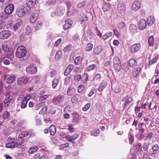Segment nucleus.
I'll list each match as a JSON object with an SVG mask.
<instances>
[{
  "label": "nucleus",
  "instance_id": "1",
  "mask_svg": "<svg viewBox=\"0 0 159 159\" xmlns=\"http://www.w3.org/2000/svg\"><path fill=\"white\" fill-rule=\"evenodd\" d=\"M26 51L23 46H19L16 49V56L17 58H22L26 55Z\"/></svg>",
  "mask_w": 159,
  "mask_h": 159
},
{
  "label": "nucleus",
  "instance_id": "2",
  "mask_svg": "<svg viewBox=\"0 0 159 159\" xmlns=\"http://www.w3.org/2000/svg\"><path fill=\"white\" fill-rule=\"evenodd\" d=\"M114 67L117 71H119L121 69V64L120 60L118 57H116L113 60Z\"/></svg>",
  "mask_w": 159,
  "mask_h": 159
},
{
  "label": "nucleus",
  "instance_id": "3",
  "mask_svg": "<svg viewBox=\"0 0 159 159\" xmlns=\"http://www.w3.org/2000/svg\"><path fill=\"white\" fill-rule=\"evenodd\" d=\"M21 139V141L19 143L17 142L14 141L13 140L12 142L6 144V147L9 148H13L18 147L19 146L22 144L24 142V141L22 140V139Z\"/></svg>",
  "mask_w": 159,
  "mask_h": 159
},
{
  "label": "nucleus",
  "instance_id": "4",
  "mask_svg": "<svg viewBox=\"0 0 159 159\" xmlns=\"http://www.w3.org/2000/svg\"><path fill=\"white\" fill-rule=\"evenodd\" d=\"M141 47L139 43H135L131 46L129 49V51L132 53H135L140 49Z\"/></svg>",
  "mask_w": 159,
  "mask_h": 159
},
{
  "label": "nucleus",
  "instance_id": "5",
  "mask_svg": "<svg viewBox=\"0 0 159 159\" xmlns=\"http://www.w3.org/2000/svg\"><path fill=\"white\" fill-rule=\"evenodd\" d=\"M29 79L25 76H21L17 80V83L19 85H22L26 84L29 81Z\"/></svg>",
  "mask_w": 159,
  "mask_h": 159
},
{
  "label": "nucleus",
  "instance_id": "6",
  "mask_svg": "<svg viewBox=\"0 0 159 159\" xmlns=\"http://www.w3.org/2000/svg\"><path fill=\"white\" fill-rule=\"evenodd\" d=\"M118 10L120 14H124L126 10V7L123 2H119L117 5Z\"/></svg>",
  "mask_w": 159,
  "mask_h": 159
},
{
  "label": "nucleus",
  "instance_id": "7",
  "mask_svg": "<svg viewBox=\"0 0 159 159\" xmlns=\"http://www.w3.org/2000/svg\"><path fill=\"white\" fill-rule=\"evenodd\" d=\"M14 10V6L12 4H8L5 7L4 12L7 15L12 13Z\"/></svg>",
  "mask_w": 159,
  "mask_h": 159
},
{
  "label": "nucleus",
  "instance_id": "8",
  "mask_svg": "<svg viewBox=\"0 0 159 159\" xmlns=\"http://www.w3.org/2000/svg\"><path fill=\"white\" fill-rule=\"evenodd\" d=\"M37 0H28L26 3V4L24 5V7H27L28 10L29 11L30 8L34 7L36 3Z\"/></svg>",
  "mask_w": 159,
  "mask_h": 159
},
{
  "label": "nucleus",
  "instance_id": "9",
  "mask_svg": "<svg viewBox=\"0 0 159 159\" xmlns=\"http://www.w3.org/2000/svg\"><path fill=\"white\" fill-rule=\"evenodd\" d=\"M30 98V95H26L23 99L20 105V107L21 109H23L26 108L28 102Z\"/></svg>",
  "mask_w": 159,
  "mask_h": 159
},
{
  "label": "nucleus",
  "instance_id": "10",
  "mask_svg": "<svg viewBox=\"0 0 159 159\" xmlns=\"http://www.w3.org/2000/svg\"><path fill=\"white\" fill-rule=\"evenodd\" d=\"M26 72L29 74H33L36 73L37 71V68L32 65H29L26 68Z\"/></svg>",
  "mask_w": 159,
  "mask_h": 159
},
{
  "label": "nucleus",
  "instance_id": "11",
  "mask_svg": "<svg viewBox=\"0 0 159 159\" xmlns=\"http://www.w3.org/2000/svg\"><path fill=\"white\" fill-rule=\"evenodd\" d=\"M147 23L146 20L144 19L140 20L139 23V29L140 30H143L146 28Z\"/></svg>",
  "mask_w": 159,
  "mask_h": 159
},
{
  "label": "nucleus",
  "instance_id": "12",
  "mask_svg": "<svg viewBox=\"0 0 159 159\" xmlns=\"http://www.w3.org/2000/svg\"><path fill=\"white\" fill-rule=\"evenodd\" d=\"M132 100L133 98L131 97H129L128 95L123 98L122 101L125 102L124 107V109H125L126 107L128 106Z\"/></svg>",
  "mask_w": 159,
  "mask_h": 159
},
{
  "label": "nucleus",
  "instance_id": "13",
  "mask_svg": "<svg viewBox=\"0 0 159 159\" xmlns=\"http://www.w3.org/2000/svg\"><path fill=\"white\" fill-rule=\"evenodd\" d=\"M141 7V3L138 1H134L132 6V9L133 10L136 11L138 10Z\"/></svg>",
  "mask_w": 159,
  "mask_h": 159
},
{
  "label": "nucleus",
  "instance_id": "14",
  "mask_svg": "<svg viewBox=\"0 0 159 159\" xmlns=\"http://www.w3.org/2000/svg\"><path fill=\"white\" fill-rule=\"evenodd\" d=\"M11 33L9 31L6 30L0 33V39H7L11 35Z\"/></svg>",
  "mask_w": 159,
  "mask_h": 159
},
{
  "label": "nucleus",
  "instance_id": "15",
  "mask_svg": "<svg viewBox=\"0 0 159 159\" xmlns=\"http://www.w3.org/2000/svg\"><path fill=\"white\" fill-rule=\"evenodd\" d=\"M25 11L24 9L22 7H19L16 10V14L18 16L21 17L24 16L25 15Z\"/></svg>",
  "mask_w": 159,
  "mask_h": 159
},
{
  "label": "nucleus",
  "instance_id": "16",
  "mask_svg": "<svg viewBox=\"0 0 159 159\" xmlns=\"http://www.w3.org/2000/svg\"><path fill=\"white\" fill-rule=\"evenodd\" d=\"M64 98L63 96L59 95L53 99V102L54 104H58L62 102Z\"/></svg>",
  "mask_w": 159,
  "mask_h": 159
},
{
  "label": "nucleus",
  "instance_id": "17",
  "mask_svg": "<svg viewBox=\"0 0 159 159\" xmlns=\"http://www.w3.org/2000/svg\"><path fill=\"white\" fill-rule=\"evenodd\" d=\"M55 10L59 17L61 16L65 13V9L61 6L57 7Z\"/></svg>",
  "mask_w": 159,
  "mask_h": 159
},
{
  "label": "nucleus",
  "instance_id": "18",
  "mask_svg": "<svg viewBox=\"0 0 159 159\" xmlns=\"http://www.w3.org/2000/svg\"><path fill=\"white\" fill-rule=\"evenodd\" d=\"M38 15L37 13L32 14L30 17V22L31 23H34L37 19Z\"/></svg>",
  "mask_w": 159,
  "mask_h": 159
},
{
  "label": "nucleus",
  "instance_id": "19",
  "mask_svg": "<svg viewBox=\"0 0 159 159\" xmlns=\"http://www.w3.org/2000/svg\"><path fill=\"white\" fill-rule=\"evenodd\" d=\"M129 31L132 34H134L137 33L138 29L136 25L134 24L131 25L129 27Z\"/></svg>",
  "mask_w": 159,
  "mask_h": 159
},
{
  "label": "nucleus",
  "instance_id": "20",
  "mask_svg": "<svg viewBox=\"0 0 159 159\" xmlns=\"http://www.w3.org/2000/svg\"><path fill=\"white\" fill-rule=\"evenodd\" d=\"M73 118L72 122L75 123H77L80 120V118L79 115L77 113H75L72 115Z\"/></svg>",
  "mask_w": 159,
  "mask_h": 159
},
{
  "label": "nucleus",
  "instance_id": "21",
  "mask_svg": "<svg viewBox=\"0 0 159 159\" xmlns=\"http://www.w3.org/2000/svg\"><path fill=\"white\" fill-rule=\"evenodd\" d=\"M134 151L136 153L139 152V153L140 154V155H142V150L141 143H138V144L136 145L135 146Z\"/></svg>",
  "mask_w": 159,
  "mask_h": 159
},
{
  "label": "nucleus",
  "instance_id": "22",
  "mask_svg": "<svg viewBox=\"0 0 159 159\" xmlns=\"http://www.w3.org/2000/svg\"><path fill=\"white\" fill-rule=\"evenodd\" d=\"M102 51V47L99 46L95 48L93 50V54L96 55L100 54Z\"/></svg>",
  "mask_w": 159,
  "mask_h": 159
},
{
  "label": "nucleus",
  "instance_id": "23",
  "mask_svg": "<svg viewBox=\"0 0 159 159\" xmlns=\"http://www.w3.org/2000/svg\"><path fill=\"white\" fill-rule=\"evenodd\" d=\"M12 101V99L9 97H6L4 100L3 104L5 107H7L9 106Z\"/></svg>",
  "mask_w": 159,
  "mask_h": 159
},
{
  "label": "nucleus",
  "instance_id": "24",
  "mask_svg": "<svg viewBox=\"0 0 159 159\" xmlns=\"http://www.w3.org/2000/svg\"><path fill=\"white\" fill-rule=\"evenodd\" d=\"M141 69L140 68H137L135 69L133 72V76L134 77L138 78L139 76V74L141 70Z\"/></svg>",
  "mask_w": 159,
  "mask_h": 159
},
{
  "label": "nucleus",
  "instance_id": "25",
  "mask_svg": "<svg viewBox=\"0 0 159 159\" xmlns=\"http://www.w3.org/2000/svg\"><path fill=\"white\" fill-rule=\"evenodd\" d=\"M154 21V18L153 16H150L147 19L148 24L150 26L153 25Z\"/></svg>",
  "mask_w": 159,
  "mask_h": 159
},
{
  "label": "nucleus",
  "instance_id": "26",
  "mask_svg": "<svg viewBox=\"0 0 159 159\" xmlns=\"http://www.w3.org/2000/svg\"><path fill=\"white\" fill-rule=\"evenodd\" d=\"M62 56V52L61 51L59 50L56 52L55 57V59L56 61H59L61 58Z\"/></svg>",
  "mask_w": 159,
  "mask_h": 159
},
{
  "label": "nucleus",
  "instance_id": "27",
  "mask_svg": "<svg viewBox=\"0 0 159 159\" xmlns=\"http://www.w3.org/2000/svg\"><path fill=\"white\" fill-rule=\"evenodd\" d=\"M16 78V77L14 75H11L8 78L7 83L8 84L11 83L15 80Z\"/></svg>",
  "mask_w": 159,
  "mask_h": 159
},
{
  "label": "nucleus",
  "instance_id": "28",
  "mask_svg": "<svg viewBox=\"0 0 159 159\" xmlns=\"http://www.w3.org/2000/svg\"><path fill=\"white\" fill-rule=\"evenodd\" d=\"M129 63L130 66L134 67L136 66L137 62L135 59L132 58L129 60Z\"/></svg>",
  "mask_w": 159,
  "mask_h": 159
},
{
  "label": "nucleus",
  "instance_id": "29",
  "mask_svg": "<svg viewBox=\"0 0 159 159\" xmlns=\"http://www.w3.org/2000/svg\"><path fill=\"white\" fill-rule=\"evenodd\" d=\"M107 85V84L106 82H103L101 83L98 89V91L100 92H102L106 88Z\"/></svg>",
  "mask_w": 159,
  "mask_h": 159
},
{
  "label": "nucleus",
  "instance_id": "30",
  "mask_svg": "<svg viewBox=\"0 0 159 159\" xmlns=\"http://www.w3.org/2000/svg\"><path fill=\"white\" fill-rule=\"evenodd\" d=\"M49 131L51 135H54L56 131L55 127L53 125H51L49 128Z\"/></svg>",
  "mask_w": 159,
  "mask_h": 159
},
{
  "label": "nucleus",
  "instance_id": "31",
  "mask_svg": "<svg viewBox=\"0 0 159 159\" xmlns=\"http://www.w3.org/2000/svg\"><path fill=\"white\" fill-rule=\"evenodd\" d=\"M42 25V22L40 20L38 21L36 23V25L34 26V29L36 30H39L41 27Z\"/></svg>",
  "mask_w": 159,
  "mask_h": 159
},
{
  "label": "nucleus",
  "instance_id": "32",
  "mask_svg": "<svg viewBox=\"0 0 159 159\" xmlns=\"http://www.w3.org/2000/svg\"><path fill=\"white\" fill-rule=\"evenodd\" d=\"M30 133L27 131L23 132L19 135V138L22 139L23 137L27 136L30 134Z\"/></svg>",
  "mask_w": 159,
  "mask_h": 159
},
{
  "label": "nucleus",
  "instance_id": "33",
  "mask_svg": "<svg viewBox=\"0 0 159 159\" xmlns=\"http://www.w3.org/2000/svg\"><path fill=\"white\" fill-rule=\"evenodd\" d=\"M112 35V33L111 32H108L105 34L103 36V39L104 40H106L111 37Z\"/></svg>",
  "mask_w": 159,
  "mask_h": 159
},
{
  "label": "nucleus",
  "instance_id": "34",
  "mask_svg": "<svg viewBox=\"0 0 159 159\" xmlns=\"http://www.w3.org/2000/svg\"><path fill=\"white\" fill-rule=\"evenodd\" d=\"M59 80L56 78H54L52 82V86L53 89L55 88L58 85Z\"/></svg>",
  "mask_w": 159,
  "mask_h": 159
},
{
  "label": "nucleus",
  "instance_id": "35",
  "mask_svg": "<svg viewBox=\"0 0 159 159\" xmlns=\"http://www.w3.org/2000/svg\"><path fill=\"white\" fill-rule=\"evenodd\" d=\"M93 47V44L91 43H89L86 45L85 50L86 51L89 52L92 50Z\"/></svg>",
  "mask_w": 159,
  "mask_h": 159
},
{
  "label": "nucleus",
  "instance_id": "36",
  "mask_svg": "<svg viewBox=\"0 0 159 159\" xmlns=\"http://www.w3.org/2000/svg\"><path fill=\"white\" fill-rule=\"evenodd\" d=\"M110 8L109 4L107 3H104L102 5V9L103 11L106 12L108 11Z\"/></svg>",
  "mask_w": 159,
  "mask_h": 159
},
{
  "label": "nucleus",
  "instance_id": "37",
  "mask_svg": "<svg viewBox=\"0 0 159 159\" xmlns=\"http://www.w3.org/2000/svg\"><path fill=\"white\" fill-rule=\"evenodd\" d=\"M38 149L37 147H33L30 148L29 149L28 152L29 154H33L36 152Z\"/></svg>",
  "mask_w": 159,
  "mask_h": 159
},
{
  "label": "nucleus",
  "instance_id": "38",
  "mask_svg": "<svg viewBox=\"0 0 159 159\" xmlns=\"http://www.w3.org/2000/svg\"><path fill=\"white\" fill-rule=\"evenodd\" d=\"M150 143L149 142H145L143 145V148L144 151H146L148 150Z\"/></svg>",
  "mask_w": 159,
  "mask_h": 159
},
{
  "label": "nucleus",
  "instance_id": "39",
  "mask_svg": "<svg viewBox=\"0 0 159 159\" xmlns=\"http://www.w3.org/2000/svg\"><path fill=\"white\" fill-rule=\"evenodd\" d=\"M88 78L89 76L88 74L85 73L82 76V80L83 81L86 82L88 81Z\"/></svg>",
  "mask_w": 159,
  "mask_h": 159
},
{
  "label": "nucleus",
  "instance_id": "40",
  "mask_svg": "<svg viewBox=\"0 0 159 159\" xmlns=\"http://www.w3.org/2000/svg\"><path fill=\"white\" fill-rule=\"evenodd\" d=\"M152 149L154 152L158 151L159 150V145L156 143L153 145L152 147Z\"/></svg>",
  "mask_w": 159,
  "mask_h": 159
},
{
  "label": "nucleus",
  "instance_id": "41",
  "mask_svg": "<svg viewBox=\"0 0 159 159\" xmlns=\"http://www.w3.org/2000/svg\"><path fill=\"white\" fill-rule=\"evenodd\" d=\"M158 59V57L156 56L154 58L152 59L151 60L149 61V65H151L156 63Z\"/></svg>",
  "mask_w": 159,
  "mask_h": 159
},
{
  "label": "nucleus",
  "instance_id": "42",
  "mask_svg": "<svg viewBox=\"0 0 159 159\" xmlns=\"http://www.w3.org/2000/svg\"><path fill=\"white\" fill-rule=\"evenodd\" d=\"M64 30H67L70 28V21L68 20L66 21L65 24L63 25Z\"/></svg>",
  "mask_w": 159,
  "mask_h": 159
},
{
  "label": "nucleus",
  "instance_id": "43",
  "mask_svg": "<svg viewBox=\"0 0 159 159\" xmlns=\"http://www.w3.org/2000/svg\"><path fill=\"white\" fill-rule=\"evenodd\" d=\"M153 36H151L149 37L148 39L149 45L150 46H152L153 45Z\"/></svg>",
  "mask_w": 159,
  "mask_h": 159
},
{
  "label": "nucleus",
  "instance_id": "44",
  "mask_svg": "<svg viewBox=\"0 0 159 159\" xmlns=\"http://www.w3.org/2000/svg\"><path fill=\"white\" fill-rule=\"evenodd\" d=\"M60 136L61 138L64 139V138L68 141H70V137L69 136H66L65 135V133L63 132H61L60 133Z\"/></svg>",
  "mask_w": 159,
  "mask_h": 159
},
{
  "label": "nucleus",
  "instance_id": "45",
  "mask_svg": "<svg viewBox=\"0 0 159 159\" xmlns=\"http://www.w3.org/2000/svg\"><path fill=\"white\" fill-rule=\"evenodd\" d=\"M20 24L21 21H18L17 22H16V24L13 25V28L15 31H16V30L18 29V28L20 26Z\"/></svg>",
  "mask_w": 159,
  "mask_h": 159
},
{
  "label": "nucleus",
  "instance_id": "46",
  "mask_svg": "<svg viewBox=\"0 0 159 159\" xmlns=\"http://www.w3.org/2000/svg\"><path fill=\"white\" fill-rule=\"evenodd\" d=\"M50 16L52 18L56 19L59 17L55 10L51 12Z\"/></svg>",
  "mask_w": 159,
  "mask_h": 159
},
{
  "label": "nucleus",
  "instance_id": "47",
  "mask_svg": "<svg viewBox=\"0 0 159 159\" xmlns=\"http://www.w3.org/2000/svg\"><path fill=\"white\" fill-rule=\"evenodd\" d=\"M114 91L116 93H119L121 91V89L120 85H117L114 88Z\"/></svg>",
  "mask_w": 159,
  "mask_h": 159
},
{
  "label": "nucleus",
  "instance_id": "48",
  "mask_svg": "<svg viewBox=\"0 0 159 159\" xmlns=\"http://www.w3.org/2000/svg\"><path fill=\"white\" fill-rule=\"evenodd\" d=\"M96 67V65L95 64H93L89 66L87 68V70L88 71H90L91 70H94Z\"/></svg>",
  "mask_w": 159,
  "mask_h": 159
},
{
  "label": "nucleus",
  "instance_id": "49",
  "mask_svg": "<svg viewBox=\"0 0 159 159\" xmlns=\"http://www.w3.org/2000/svg\"><path fill=\"white\" fill-rule=\"evenodd\" d=\"M9 116L10 114L7 111L5 112L2 115V121H3L4 120L7 119Z\"/></svg>",
  "mask_w": 159,
  "mask_h": 159
},
{
  "label": "nucleus",
  "instance_id": "50",
  "mask_svg": "<svg viewBox=\"0 0 159 159\" xmlns=\"http://www.w3.org/2000/svg\"><path fill=\"white\" fill-rule=\"evenodd\" d=\"M82 59L80 57H77L75 60V63L76 65H78L81 63Z\"/></svg>",
  "mask_w": 159,
  "mask_h": 159
},
{
  "label": "nucleus",
  "instance_id": "51",
  "mask_svg": "<svg viewBox=\"0 0 159 159\" xmlns=\"http://www.w3.org/2000/svg\"><path fill=\"white\" fill-rule=\"evenodd\" d=\"M47 109L48 108L47 107H43L40 111L39 114L41 115H43L45 114L46 113Z\"/></svg>",
  "mask_w": 159,
  "mask_h": 159
},
{
  "label": "nucleus",
  "instance_id": "52",
  "mask_svg": "<svg viewBox=\"0 0 159 159\" xmlns=\"http://www.w3.org/2000/svg\"><path fill=\"white\" fill-rule=\"evenodd\" d=\"M99 130H96L92 131L91 133V135L94 136H98L99 134Z\"/></svg>",
  "mask_w": 159,
  "mask_h": 159
},
{
  "label": "nucleus",
  "instance_id": "53",
  "mask_svg": "<svg viewBox=\"0 0 159 159\" xmlns=\"http://www.w3.org/2000/svg\"><path fill=\"white\" fill-rule=\"evenodd\" d=\"M101 75L100 74H97L94 77L93 80L95 81H100L101 79Z\"/></svg>",
  "mask_w": 159,
  "mask_h": 159
},
{
  "label": "nucleus",
  "instance_id": "54",
  "mask_svg": "<svg viewBox=\"0 0 159 159\" xmlns=\"http://www.w3.org/2000/svg\"><path fill=\"white\" fill-rule=\"evenodd\" d=\"M126 26V24L124 22H120L118 24V28L119 29H123Z\"/></svg>",
  "mask_w": 159,
  "mask_h": 159
},
{
  "label": "nucleus",
  "instance_id": "55",
  "mask_svg": "<svg viewBox=\"0 0 159 159\" xmlns=\"http://www.w3.org/2000/svg\"><path fill=\"white\" fill-rule=\"evenodd\" d=\"M26 30V34L27 35H30V34L31 32V27L28 26H27L26 27L25 29Z\"/></svg>",
  "mask_w": 159,
  "mask_h": 159
},
{
  "label": "nucleus",
  "instance_id": "56",
  "mask_svg": "<svg viewBox=\"0 0 159 159\" xmlns=\"http://www.w3.org/2000/svg\"><path fill=\"white\" fill-rule=\"evenodd\" d=\"M91 106L90 103H88L85 104L84 107L83 108L82 110L83 111H87L89 108Z\"/></svg>",
  "mask_w": 159,
  "mask_h": 159
},
{
  "label": "nucleus",
  "instance_id": "57",
  "mask_svg": "<svg viewBox=\"0 0 159 159\" xmlns=\"http://www.w3.org/2000/svg\"><path fill=\"white\" fill-rule=\"evenodd\" d=\"M56 38V35L54 34L50 33L48 36L47 38L48 39H52L53 40Z\"/></svg>",
  "mask_w": 159,
  "mask_h": 159
},
{
  "label": "nucleus",
  "instance_id": "58",
  "mask_svg": "<svg viewBox=\"0 0 159 159\" xmlns=\"http://www.w3.org/2000/svg\"><path fill=\"white\" fill-rule=\"evenodd\" d=\"M85 87L82 85H80L78 88V91L79 93H81L84 90Z\"/></svg>",
  "mask_w": 159,
  "mask_h": 159
},
{
  "label": "nucleus",
  "instance_id": "59",
  "mask_svg": "<svg viewBox=\"0 0 159 159\" xmlns=\"http://www.w3.org/2000/svg\"><path fill=\"white\" fill-rule=\"evenodd\" d=\"M78 137V135L76 134H75L73 135L70 136V142H72V140L76 139Z\"/></svg>",
  "mask_w": 159,
  "mask_h": 159
},
{
  "label": "nucleus",
  "instance_id": "60",
  "mask_svg": "<svg viewBox=\"0 0 159 159\" xmlns=\"http://www.w3.org/2000/svg\"><path fill=\"white\" fill-rule=\"evenodd\" d=\"M43 103H39L36 105V106L35 107V109L36 110H38L39 109L43 107Z\"/></svg>",
  "mask_w": 159,
  "mask_h": 159
},
{
  "label": "nucleus",
  "instance_id": "61",
  "mask_svg": "<svg viewBox=\"0 0 159 159\" xmlns=\"http://www.w3.org/2000/svg\"><path fill=\"white\" fill-rule=\"evenodd\" d=\"M56 0H49L47 2V4L48 5H53L55 4Z\"/></svg>",
  "mask_w": 159,
  "mask_h": 159
},
{
  "label": "nucleus",
  "instance_id": "62",
  "mask_svg": "<svg viewBox=\"0 0 159 159\" xmlns=\"http://www.w3.org/2000/svg\"><path fill=\"white\" fill-rule=\"evenodd\" d=\"M2 49L5 52H7L9 50V48L7 44H4L2 46Z\"/></svg>",
  "mask_w": 159,
  "mask_h": 159
},
{
  "label": "nucleus",
  "instance_id": "63",
  "mask_svg": "<svg viewBox=\"0 0 159 159\" xmlns=\"http://www.w3.org/2000/svg\"><path fill=\"white\" fill-rule=\"evenodd\" d=\"M129 143L130 144H131L134 142V136L131 134H129Z\"/></svg>",
  "mask_w": 159,
  "mask_h": 159
},
{
  "label": "nucleus",
  "instance_id": "64",
  "mask_svg": "<svg viewBox=\"0 0 159 159\" xmlns=\"http://www.w3.org/2000/svg\"><path fill=\"white\" fill-rule=\"evenodd\" d=\"M69 66L70 65L68 66L65 71L64 74V75L66 76H68L70 73V68H69Z\"/></svg>",
  "mask_w": 159,
  "mask_h": 159
}]
</instances>
